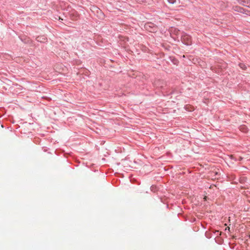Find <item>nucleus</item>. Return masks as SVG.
<instances>
[{
  "label": "nucleus",
  "mask_w": 250,
  "mask_h": 250,
  "mask_svg": "<svg viewBox=\"0 0 250 250\" xmlns=\"http://www.w3.org/2000/svg\"><path fill=\"white\" fill-rule=\"evenodd\" d=\"M168 2L170 4H174L176 2V0H167Z\"/></svg>",
  "instance_id": "obj_1"
},
{
  "label": "nucleus",
  "mask_w": 250,
  "mask_h": 250,
  "mask_svg": "<svg viewBox=\"0 0 250 250\" xmlns=\"http://www.w3.org/2000/svg\"><path fill=\"white\" fill-rule=\"evenodd\" d=\"M227 229L229 230V227H228L227 228H226V230H227Z\"/></svg>",
  "instance_id": "obj_2"
}]
</instances>
